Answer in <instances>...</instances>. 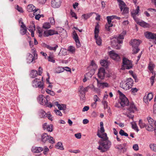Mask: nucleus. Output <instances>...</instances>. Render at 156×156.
<instances>
[{
  "label": "nucleus",
  "instance_id": "obj_30",
  "mask_svg": "<svg viewBox=\"0 0 156 156\" xmlns=\"http://www.w3.org/2000/svg\"><path fill=\"white\" fill-rule=\"evenodd\" d=\"M40 114H41V118H44L47 116V114L44 110L41 109L39 111Z\"/></svg>",
  "mask_w": 156,
  "mask_h": 156
},
{
  "label": "nucleus",
  "instance_id": "obj_47",
  "mask_svg": "<svg viewBox=\"0 0 156 156\" xmlns=\"http://www.w3.org/2000/svg\"><path fill=\"white\" fill-rule=\"evenodd\" d=\"M91 16V13L84 14L82 16V17L86 20L89 18Z\"/></svg>",
  "mask_w": 156,
  "mask_h": 156
},
{
  "label": "nucleus",
  "instance_id": "obj_4",
  "mask_svg": "<svg viewBox=\"0 0 156 156\" xmlns=\"http://www.w3.org/2000/svg\"><path fill=\"white\" fill-rule=\"evenodd\" d=\"M41 141L44 143H46L47 141H48L49 143L51 144H54L55 143V140L53 138L50 136L48 135V134L46 133H44L42 135Z\"/></svg>",
  "mask_w": 156,
  "mask_h": 156
},
{
  "label": "nucleus",
  "instance_id": "obj_55",
  "mask_svg": "<svg viewBox=\"0 0 156 156\" xmlns=\"http://www.w3.org/2000/svg\"><path fill=\"white\" fill-rule=\"evenodd\" d=\"M37 29H38V33L39 34V37H41L43 36L42 31V30L40 29V27H37Z\"/></svg>",
  "mask_w": 156,
  "mask_h": 156
},
{
  "label": "nucleus",
  "instance_id": "obj_6",
  "mask_svg": "<svg viewBox=\"0 0 156 156\" xmlns=\"http://www.w3.org/2000/svg\"><path fill=\"white\" fill-rule=\"evenodd\" d=\"M109 55L112 59L116 61H119L120 60V58L119 55L115 53L113 50L109 52Z\"/></svg>",
  "mask_w": 156,
  "mask_h": 156
},
{
  "label": "nucleus",
  "instance_id": "obj_36",
  "mask_svg": "<svg viewBox=\"0 0 156 156\" xmlns=\"http://www.w3.org/2000/svg\"><path fill=\"white\" fill-rule=\"evenodd\" d=\"M27 9L28 10H39L36 8L32 4H29L27 6Z\"/></svg>",
  "mask_w": 156,
  "mask_h": 156
},
{
  "label": "nucleus",
  "instance_id": "obj_58",
  "mask_svg": "<svg viewBox=\"0 0 156 156\" xmlns=\"http://www.w3.org/2000/svg\"><path fill=\"white\" fill-rule=\"evenodd\" d=\"M48 61L49 62H52L54 63L55 62V60L54 59L53 57L49 56L48 57Z\"/></svg>",
  "mask_w": 156,
  "mask_h": 156
},
{
  "label": "nucleus",
  "instance_id": "obj_13",
  "mask_svg": "<svg viewBox=\"0 0 156 156\" xmlns=\"http://www.w3.org/2000/svg\"><path fill=\"white\" fill-rule=\"evenodd\" d=\"M98 86L99 88L103 89L105 87H109V84L107 83L101 82L98 79H97Z\"/></svg>",
  "mask_w": 156,
  "mask_h": 156
},
{
  "label": "nucleus",
  "instance_id": "obj_53",
  "mask_svg": "<svg viewBox=\"0 0 156 156\" xmlns=\"http://www.w3.org/2000/svg\"><path fill=\"white\" fill-rule=\"evenodd\" d=\"M146 97L148 99L149 101H151L153 98V94L152 93H149Z\"/></svg>",
  "mask_w": 156,
  "mask_h": 156
},
{
  "label": "nucleus",
  "instance_id": "obj_8",
  "mask_svg": "<svg viewBox=\"0 0 156 156\" xmlns=\"http://www.w3.org/2000/svg\"><path fill=\"white\" fill-rule=\"evenodd\" d=\"M73 37L76 43V47L77 48L80 47L81 45L79 40L78 36L75 31L74 30L73 31Z\"/></svg>",
  "mask_w": 156,
  "mask_h": 156
},
{
  "label": "nucleus",
  "instance_id": "obj_59",
  "mask_svg": "<svg viewBox=\"0 0 156 156\" xmlns=\"http://www.w3.org/2000/svg\"><path fill=\"white\" fill-rule=\"evenodd\" d=\"M94 100L95 102L97 101H100V99L98 97L97 95H95L94 96Z\"/></svg>",
  "mask_w": 156,
  "mask_h": 156
},
{
  "label": "nucleus",
  "instance_id": "obj_42",
  "mask_svg": "<svg viewBox=\"0 0 156 156\" xmlns=\"http://www.w3.org/2000/svg\"><path fill=\"white\" fill-rule=\"evenodd\" d=\"M147 120L149 124L154 125V121L152 118L150 117H148Z\"/></svg>",
  "mask_w": 156,
  "mask_h": 156
},
{
  "label": "nucleus",
  "instance_id": "obj_48",
  "mask_svg": "<svg viewBox=\"0 0 156 156\" xmlns=\"http://www.w3.org/2000/svg\"><path fill=\"white\" fill-rule=\"evenodd\" d=\"M27 31V28L22 29L20 30V33L22 35H25Z\"/></svg>",
  "mask_w": 156,
  "mask_h": 156
},
{
  "label": "nucleus",
  "instance_id": "obj_25",
  "mask_svg": "<svg viewBox=\"0 0 156 156\" xmlns=\"http://www.w3.org/2000/svg\"><path fill=\"white\" fill-rule=\"evenodd\" d=\"M100 64L101 65L105 67V68H107L108 66V63L107 60H102L100 62Z\"/></svg>",
  "mask_w": 156,
  "mask_h": 156
},
{
  "label": "nucleus",
  "instance_id": "obj_16",
  "mask_svg": "<svg viewBox=\"0 0 156 156\" xmlns=\"http://www.w3.org/2000/svg\"><path fill=\"white\" fill-rule=\"evenodd\" d=\"M131 42L133 48L138 47L140 43L139 41L136 39L131 40Z\"/></svg>",
  "mask_w": 156,
  "mask_h": 156
},
{
  "label": "nucleus",
  "instance_id": "obj_3",
  "mask_svg": "<svg viewBox=\"0 0 156 156\" xmlns=\"http://www.w3.org/2000/svg\"><path fill=\"white\" fill-rule=\"evenodd\" d=\"M111 40L113 39L111 41V45L112 47L116 49H119L120 48V44L122 43V40H118V39L115 37V36H112L110 37Z\"/></svg>",
  "mask_w": 156,
  "mask_h": 156
},
{
  "label": "nucleus",
  "instance_id": "obj_37",
  "mask_svg": "<svg viewBox=\"0 0 156 156\" xmlns=\"http://www.w3.org/2000/svg\"><path fill=\"white\" fill-rule=\"evenodd\" d=\"M29 28L30 29H28V30L31 33L32 32H34V31L35 30V27L34 24L33 23L32 25L30 26Z\"/></svg>",
  "mask_w": 156,
  "mask_h": 156
},
{
  "label": "nucleus",
  "instance_id": "obj_39",
  "mask_svg": "<svg viewBox=\"0 0 156 156\" xmlns=\"http://www.w3.org/2000/svg\"><path fill=\"white\" fill-rule=\"evenodd\" d=\"M119 134L121 136H128V134L126 133L122 129H121L119 132Z\"/></svg>",
  "mask_w": 156,
  "mask_h": 156
},
{
  "label": "nucleus",
  "instance_id": "obj_45",
  "mask_svg": "<svg viewBox=\"0 0 156 156\" xmlns=\"http://www.w3.org/2000/svg\"><path fill=\"white\" fill-rule=\"evenodd\" d=\"M45 91L48 94H50L51 96H53L55 94V93L53 91H51L48 89H46Z\"/></svg>",
  "mask_w": 156,
  "mask_h": 156
},
{
  "label": "nucleus",
  "instance_id": "obj_43",
  "mask_svg": "<svg viewBox=\"0 0 156 156\" xmlns=\"http://www.w3.org/2000/svg\"><path fill=\"white\" fill-rule=\"evenodd\" d=\"M61 54H62L64 56L66 55L67 54L66 50L63 48H61L60 52L58 53V55Z\"/></svg>",
  "mask_w": 156,
  "mask_h": 156
},
{
  "label": "nucleus",
  "instance_id": "obj_22",
  "mask_svg": "<svg viewBox=\"0 0 156 156\" xmlns=\"http://www.w3.org/2000/svg\"><path fill=\"white\" fill-rule=\"evenodd\" d=\"M55 147L56 148L61 150H63L64 149L62 143L61 142H59L57 143L55 145Z\"/></svg>",
  "mask_w": 156,
  "mask_h": 156
},
{
  "label": "nucleus",
  "instance_id": "obj_50",
  "mask_svg": "<svg viewBox=\"0 0 156 156\" xmlns=\"http://www.w3.org/2000/svg\"><path fill=\"white\" fill-rule=\"evenodd\" d=\"M105 73H98V76L100 79H103L105 77Z\"/></svg>",
  "mask_w": 156,
  "mask_h": 156
},
{
  "label": "nucleus",
  "instance_id": "obj_34",
  "mask_svg": "<svg viewBox=\"0 0 156 156\" xmlns=\"http://www.w3.org/2000/svg\"><path fill=\"white\" fill-rule=\"evenodd\" d=\"M99 32V29L98 28V25H97L96 26L95 30H94V37H97V36H98V33Z\"/></svg>",
  "mask_w": 156,
  "mask_h": 156
},
{
  "label": "nucleus",
  "instance_id": "obj_27",
  "mask_svg": "<svg viewBox=\"0 0 156 156\" xmlns=\"http://www.w3.org/2000/svg\"><path fill=\"white\" fill-rule=\"evenodd\" d=\"M153 125L148 124L147 125L145 128L148 131H153L154 130Z\"/></svg>",
  "mask_w": 156,
  "mask_h": 156
},
{
  "label": "nucleus",
  "instance_id": "obj_62",
  "mask_svg": "<svg viewBox=\"0 0 156 156\" xmlns=\"http://www.w3.org/2000/svg\"><path fill=\"white\" fill-rule=\"evenodd\" d=\"M55 113L58 115L59 116H62V114L61 112L59 110L56 109L55 110Z\"/></svg>",
  "mask_w": 156,
  "mask_h": 156
},
{
  "label": "nucleus",
  "instance_id": "obj_52",
  "mask_svg": "<svg viewBox=\"0 0 156 156\" xmlns=\"http://www.w3.org/2000/svg\"><path fill=\"white\" fill-rule=\"evenodd\" d=\"M68 49V51L70 52H71L72 53L75 52V47L72 46H70L69 47Z\"/></svg>",
  "mask_w": 156,
  "mask_h": 156
},
{
  "label": "nucleus",
  "instance_id": "obj_60",
  "mask_svg": "<svg viewBox=\"0 0 156 156\" xmlns=\"http://www.w3.org/2000/svg\"><path fill=\"white\" fill-rule=\"evenodd\" d=\"M155 78V76L154 75L151 76L150 78L151 85H153L154 84Z\"/></svg>",
  "mask_w": 156,
  "mask_h": 156
},
{
  "label": "nucleus",
  "instance_id": "obj_12",
  "mask_svg": "<svg viewBox=\"0 0 156 156\" xmlns=\"http://www.w3.org/2000/svg\"><path fill=\"white\" fill-rule=\"evenodd\" d=\"M120 10H128L129 8L126 7L124 2L122 0H117Z\"/></svg>",
  "mask_w": 156,
  "mask_h": 156
},
{
  "label": "nucleus",
  "instance_id": "obj_5",
  "mask_svg": "<svg viewBox=\"0 0 156 156\" xmlns=\"http://www.w3.org/2000/svg\"><path fill=\"white\" fill-rule=\"evenodd\" d=\"M32 84L33 87H38L41 89H43L44 87V82H41L39 79H35L32 82Z\"/></svg>",
  "mask_w": 156,
  "mask_h": 156
},
{
  "label": "nucleus",
  "instance_id": "obj_38",
  "mask_svg": "<svg viewBox=\"0 0 156 156\" xmlns=\"http://www.w3.org/2000/svg\"><path fill=\"white\" fill-rule=\"evenodd\" d=\"M49 30L50 36H51L54 34H58V32L57 31H55L54 30L51 29Z\"/></svg>",
  "mask_w": 156,
  "mask_h": 156
},
{
  "label": "nucleus",
  "instance_id": "obj_40",
  "mask_svg": "<svg viewBox=\"0 0 156 156\" xmlns=\"http://www.w3.org/2000/svg\"><path fill=\"white\" fill-rule=\"evenodd\" d=\"M80 99L82 101L85 100V92H80Z\"/></svg>",
  "mask_w": 156,
  "mask_h": 156
},
{
  "label": "nucleus",
  "instance_id": "obj_11",
  "mask_svg": "<svg viewBox=\"0 0 156 156\" xmlns=\"http://www.w3.org/2000/svg\"><path fill=\"white\" fill-rule=\"evenodd\" d=\"M121 101L120 104L122 106L125 107V106H128L129 104V102L128 98L126 96H123L120 98Z\"/></svg>",
  "mask_w": 156,
  "mask_h": 156
},
{
  "label": "nucleus",
  "instance_id": "obj_57",
  "mask_svg": "<svg viewBox=\"0 0 156 156\" xmlns=\"http://www.w3.org/2000/svg\"><path fill=\"white\" fill-rule=\"evenodd\" d=\"M133 54H136L137 53L138 51H140V49L138 47L133 48Z\"/></svg>",
  "mask_w": 156,
  "mask_h": 156
},
{
  "label": "nucleus",
  "instance_id": "obj_32",
  "mask_svg": "<svg viewBox=\"0 0 156 156\" xmlns=\"http://www.w3.org/2000/svg\"><path fill=\"white\" fill-rule=\"evenodd\" d=\"M51 27L50 24L48 22L45 23L43 24V28L45 29H48Z\"/></svg>",
  "mask_w": 156,
  "mask_h": 156
},
{
  "label": "nucleus",
  "instance_id": "obj_35",
  "mask_svg": "<svg viewBox=\"0 0 156 156\" xmlns=\"http://www.w3.org/2000/svg\"><path fill=\"white\" fill-rule=\"evenodd\" d=\"M155 65L154 64L150 62L148 66V69L150 71L153 73L152 71L154 68Z\"/></svg>",
  "mask_w": 156,
  "mask_h": 156
},
{
  "label": "nucleus",
  "instance_id": "obj_24",
  "mask_svg": "<svg viewBox=\"0 0 156 156\" xmlns=\"http://www.w3.org/2000/svg\"><path fill=\"white\" fill-rule=\"evenodd\" d=\"M45 47L51 50H53L55 51H56V49L58 47V46L57 44H56L55 45V46L54 47H51L49 45H47V44H45Z\"/></svg>",
  "mask_w": 156,
  "mask_h": 156
},
{
  "label": "nucleus",
  "instance_id": "obj_1",
  "mask_svg": "<svg viewBox=\"0 0 156 156\" xmlns=\"http://www.w3.org/2000/svg\"><path fill=\"white\" fill-rule=\"evenodd\" d=\"M102 135L100 134L98 131L97 135L98 137L102 140H100L98 142L99 146L98 149L102 152H105L108 150L110 147L111 145V142L108 140V138L107 137V134L106 133H103Z\"/></svg>",
  "mask_w": 156,
  "mask_h": 156
},
{
  "label": "nucleus",
  "instance_id": "obj_20",
  "mask_svg": "<svg viewBox=\"0 0 156 156\" xmlns=\"http://www.w3.org/2000/svg\"><path fill=\"white\" fill-rule=\"evenodd\" d=\"M127 82H126L127 84V85H129V87L131 88L133 86V80L131 78H127L126 79Z\"/></svg>",
  "mask_w": 156,
  "mask_h": 156
},
{
  "label": "nucleus",
  "instance_id": "obj_15",
  "mask_svg": "<svg viewBox=\"0 0 156 156\" xmlns=\"http://www.w3.org/2000/svg\"><path fill=\"white\" fill-rule=\"evenodd\" d=\"M128 110L130 113H133L135 111L137 110V108L133 103H131Z\"/></svg>",
  "mask_w": 156,
  "mask_h": 156
},
{
  "label": "nucleus",
  "instance_id": "obj_44",
  "mask_svg": "<svg viewBox=\"0 0 156 156\" xmlns=\"http://www.w3.org/2000/svg\"><path fill=\"white\" fill-rule=\"evenodd\" d=\"M100 126L101 128L100 132L101 133H103L105 132V130L103 126V123L102 122H100Z\"/></svg>",
  "mask_w": 156,
  "mask_h": 156
},
{
  "label": "nucleus",
  "instance_id": "obj_21",
  "mask_svg": "<svg viewBox=\"0 0 156 156\" xmlns=\"http://www.w3.org/2000/svg\"><path fill=\"white\" fill-rule=\"evenodd\" d=\"M136 22L140 26L143 27L148 28L149 27L150 25L149 24L144 21L139 22L137 21Z\"/></svg>",
  "mask_w": 156,
  "mask_h": 156
},
{
  "label": "nucleus",
  "instance_id": "obj_26",
  "mask_svg": "<svg viewBox=\"0 0 156 156\" xmlns=\"http://www.w3.org/2000/svg\"><path fill=\"white\" fill-rule=\"evenodd\" d=\"M38 75L37 71L35 70H32L30 73V76L32 78H35Z\"/></svg>",
  "mask_w": 156,
  "mask_h": 156
},
{
  "label": "nucleus",
  "instance_id": "obj_56",
  "mask_svg": "<svg viewBox=\"0 0 156 156\" xmlns=\"http://www.w3.org/2000/svg\"><path fill=\"white\" fill-rule=\"evenodd\" d=\"M32 50L33 51V54L34 55V60L37 59V54H36V51L35 48H33Z\"/></svg>",
  "mask_w": 156,
  "mask_h": 156
},
{
  "label": "nucleus",
  "instance_id": "obj_31",
  "mask_svg": "<svg viewBox=\"0 0 156 156\" xmlns=\"http://www.w3.org/2000/svg\"><path fill=\"white\" fill-rule=\"evenodd\" d=\"M139 125L141 128H143L146 127V124L143 122L142 120L140 119L139 121Z\"/></svg>",
  "mask_w": 156,
  "mask_h": 156
},
{
  "label": "nucleus",
  "instance_id": "obj_64",
  "mask_svg": "<svg viewBox=\"0 0 156 156\" xmlns=\"http://www.w3.org/2000/svg\"><path fill=\"white\" fill-rule=\"evenodd\" d=\"M50 22L52 25H54L55 24V21L53 17H50L49 18Z\"/></svg>",
  "mask_w": 156,
  "mask_h": 156
},
{
  "label": "nucleus",
  "instance_id": "obj_19",
  "mask_svg": "<svg viewBox=\"0 0 156 156\" xmlns=\"http://www.w3.org/2000/svg\"><path fill=\"white\" fill-rule=\"evenodd\" d=\"M89 88L90 87L89 86H87V87L84 88L83 86H80V89L79 90V92H85H85L88 91Z\"/></svg>",
  "mask_w": 156,
  "mask_h": 156
},
{
  "label": "nucleus",
  "instance_id": "obj_63",
  "mask_svg": "<svg viewBox=\"0 0 156 156\" xmlns=\"http://www.w3.org/2000/svg\"><path fill=\"white\" fill-rule=\"evenodd\" d=\"M75 136L77 139H80L81 137V134L80 133H76L75 134Z\"/></svg>",
  "mask_w": 156,
  "mask_h": 156
},
{
  "label": "nucleus",
  "instance_id": "obj_29",
  "mask_svg": "<svg viewBox=\"0 0 156 156\" xmlns=\"http://www.w3.org/2000/svg\"><path fill=\"white\" fill-rule=\"evenodd\" d=\"M97 44L98 45H100L101 44L102 40L101 37L99 36H97V37H94Z\"/></svg>",
  "mask_w": 156,
  "mask_h": 156
},
{
  "label": "nucleus",
  "instance_id": "obj_54",
  "mask_svg": "<svg viewBox=\"0 0 156 156\" xmlns=\"http://www.w3.org/2000/svg\"><path fill=\"white\" fill-rule=\"evenodd\" d=\"M70 13L73 17H74L76 19H77L76 14L73 10H70Z\"/></svg>",
  "mask_w": 156,
  "mask_h": 156
},
{
  "label": "nucleus",
  "instance_id": "obj_9",
  "mask_svg": "<svg viewBox=\"0 0 156 156\" xmlns=\"http://www.w3.org/2000/svg\"><path fill=\"white\" fill-rule=\"evenodd\" d=\"M37 99L41 105L45 106L48 105V100L45 101V97L43 95H40Z\"/></svg>",
  "mask_w": 156,
  "mask_h": 156
},
{
  "label": "nucleus",
  "instance_id": "obj_33",
  "mask_svg": "<svg viewBox=\"0 0 156 156\" xmlns=\"http://www.w3.org/2000/svg\"><path fill=\"white\" fill-rule=\"evenodd\" d=\"M65 70L64 68L58 67L56 69L55 73H60L63 72Z\"/></svg>",
  "mask_w": 156,
  "mask_h": 156
},
{
  "label": "nucleus",
  "instance_id": "obj_17",
  "mask_svg": "<svg viewBox=\"0 0 156 156\" xmlns=\"http://www.w3.org/2000/svg\"><path fill=\"white\" fill-rule=\"evenodd\" d=\"M33 12L34 16H35V19L37 20H39L40 17H41V15H40L39 13H40V10H31V11H29V12H32L34 11Z\"/></svg>",
  "mask_w": 156,
  "mask_h": 156
},
{
  "label": "nucleus",
  "instance_id": "obj_49",
  "mask_svg": "<svg viewBox=\"0 0 156 156\" xmlns=\"http://www.w3.org/2000/svg\"><path fill=\"white\" fill-rule=\"evenodd\" d=\"M46 129L49 132H51L52 131V125H48V126L46 127Z\"/></svg>",
  "mask_w": 156,
  "mask_h": 156
},
{
  "label": "nucleus",
  "instance_id": "obj_7",
  "mask_svg": "<svg viewBox=\"0 0 156 156\" xmlns=\"http://www.w3.org/2000/svg\"><path fill=\"white\" fill-rule=\"evenodd\" d=\"M62 2V0H52L51 6L54 8H58L60 7Z\"/></svg>",
  "mask_w": 156,
  "mask_h": 156
},
{
  "label": "nucleus",
  "instance_id": "obj_61",
  "mask_svg": "<svg viewBox=\"0 0 156 156\" xmlns=\"http://www.w3.org/2000/svg\"><path fill=\"white\" fill-rule=\"evenodd\" d=\"M102 102L104 105V108L105 109L107 108L108 106L107 102V101H102Z\"/></svg>",
  "mask_w": 156,
  "mask_h": 156
},
{
  "label": "nucleus",
  "instance_id": "obj_18",
  "mask_svg": "<svg viewBox=\"0 0 156 156\" xmlns=\"http://www.w3.org/2000/svg\"><path fill=\"white\" fill-rule=\"evenodd\" d=\"M43 150L42 147H33L32 149V151L34 153H38L42 151Z\"/></svg>",
  "mask_w": 156,
  "mask_h": 156
},
{
  "label": "nucleus",
  "instance_id": "obj_51",
  "mask_svg": "<svg viewBox=\"0 0 156 156\" xmlns=\"http://www.w3.org/2000/svg\"><path fill=\"white\" fill-rule=\"evenodd\" d=\"M49 30H47L44 31L43 35L44 37H48L50 36Z\"/></svg>",
  "mask_w": 156,
  "mask_h": 156
},
{
  "label": "nucleus",
  "instance_id": "obj_41",
  "mask_svg": "<svg viewBox=\"0 0 156 156\" xmlns=\"http://www.w3.org/2000/svg\"><path fill=\"white\" fill-rule=\"evenodd\" d=\"M131 124L132 125V128L133 129L137 131H139L136 124L135 122L133 123L131 122Z\"/></svg>",
  "mask_w": 156,
  "mask_h": 156
},
{
  "label": "nucleus",
  "instance_id": "obj_23",
  "mask_svg": "<svg viewBox=\"0 0 156 156\" xmlns=\"http://www.w3.org/2000/svg\"><path fill=\"white\" fill-rule=\"evenodd\" d=\"M34 60V58L32 54L30 53L27 59V63H30L33 62Z\"/></svg>",
  "mask_w": 156,
  "mask_h": 156
},
{
  "label": "nucleus",
  "instance_id": "obj_14",
  "mask_svg": "<svg viewBox=\"0 0 156 156\" xmlns=\"http://www.w3.org/2000/svg\"><path fill=\"white\" fill-rule=\"evenodd\" d=\"M139 11L133 10L131 12V16L136 22H137L138 20L136 16H138L139 15Z\"/></svg>",
  "mask_w": 156,
  "mask_h": 156
},
{
  "label": "nucleus",
  "instance_id": "obj_28",
  "mask_svg": "<svg viewBox=\"0 0 156 156\" xmlns=\"http://www.w3.org/2000/svg\"><path fill=\"white\" fill-rule=\"evenodd\" d=\"M120 87L126 90H129L130 89V88L129 87V85H127V84L126 82H125L122 85L121 84H120Z\"/></svg>",
  "mask_w": 156,
  "mask_h": 156
},
{
  "label": "nucleus",
  "instance_id": "obj_2",
  "mask_svg": "<svg viewBox=\"0 0 156 156\" xmlns=\"http://www.w3.org/2000/svg\"><path fill=\"white\" fill-rule=\"evenodd\" d=\"M122 63L121 68L122 70L129 69L133 68L132 62L125 57H124L122 59Z\"/></svg>",
  "mask_w": 156,
  "mask_h": 156
},
{
  "label": "nucleus",
  "instance_id": "obj_46",
  "mask_svg": "<svg viewBox=\"0 0 156 156\" xmlns=\"http://www.w3.org/2000/svg\"><path fill=\"white\" fill-rule=\"evenodd\" d=\"M149 146L152 150L156 152V144H151Z\"/></svg>",
  "mask_w": 156,
  "mask_h": 156
},
{
  "label": "nucleus",
  "instance_id": "obj_10",
  "mask_svg": "<svg viewBox=\"0 0 156 156\" xmlns=\"http://www.w3.org/2000/svg\"><path fill=\"white\" fill-rule=\"evenodd\" d=\"M145 37L149 39L156 40V34L147 31L145 33Z\"/></svg>",
  "mask_w": 156,
  "mask_h": 156
}]
</instances>
